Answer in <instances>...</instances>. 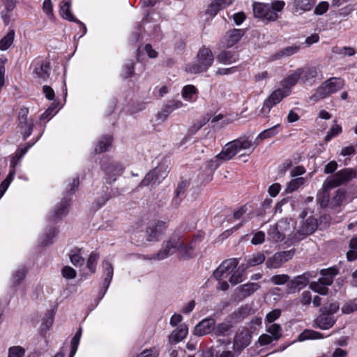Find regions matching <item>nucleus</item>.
Instances as JSON below:
<instances>
[{
  "instance_id": "nucleus-45",
  "label": "nucleus",
  "mask_w": 357,
  "mask_h": 357,
  "mask_svg": "<svg viewBox=\"0 0 357 357\" xmlns=\"http://www.w3.org/2000/svg\"><path fill=\"white\" fill-rule=\"evenodd\" d=\"M331 189L325 190L324 188V184L322 185V192H319L317 195V200L320 203L322 207H325L328 206V204H331V199L328 191Z\"/></svg>"
},
{
  "instance_id": "nucleus-29",
  "label": "nucleus",
  "mask_w": 357,
  "mask_h": 357,
  "mask_svg": "<svg viewBox=\"0 0 357 357\" xmlns=\"http://www.w3.org/2000/svg\"><path fill=\"white\" fill-rule=\"evenodd\" d=\"M303 74V70L301 68L296 70L294 73L289 75L282 82V89H289L291 91V87L294 86L301 79Z\"/></svg>"
},
{
  "instance_id": "nucleus-14",
  "label": "nucleus",
  "mask_w": 357,
  "mask_h": 357,
  "mask_svg": "<svg viewBox=\"0 0 357 357\" xmlns=\"http://www.w3.org/2000/svg\"><path fill=\"white\" fill-rule=\"evenodd\" d=\"M294 254L293 250L275 253L273 257L268 258L266 266L268 268H278L284 262L290 259Z\"/></svg>"
},
{
  "instance_id": "nucleus-11",
  "label": "nucleus",
  "mask_w": 357,
  "mask_h": 357,
  "mask_svg": "<svg viewBox=\"0 0 357 357\" xmlns=\"http://www.w3.org/2000/svg\"><path fill=\"white\" fill-rule=\"evenodd\" d=\"M238 263V259L236 258H231L225 260L214 271V278L217 280L227 279L228 277L231 276L233 270L237 267Z\"/></svg>"
},
{
  "instance_id": "nucleus-39",
  "label": "nucleus",
  "mask_w": 357,
  "mask_h": 357,
  "mask_svg": "<svg viewBox=\"0 0 357 357\" xmlns=\"http://www.w3.org/2000/svg\"><path fill=\"white\" fill-rule=\"evenodd\" d=\"M345 198L346 191L344 189H338L331 199V205L332 207L339 206L344 202Z\"/></svg>"
},
{
  "instance_id": "nucleus-21",
  "label": "nucleus",
  "mask_w": 357,
  "mask_h": 357,
  "mask_svg": "<svg viewBox=\"0 0 357 357\" xmlns=\"http://www.w3.org/2000/svg\"><path fill=\"white\" fill-rule=\"evenodd\" d=\"M215 321L213 319H205L195 327V334L198 336L207 335L213 331L214 333Z\"/></svg>"
},
{
  "instance_id": "nucleus-37",
  "label": "nucleus",
  "mask_w": 357,
  "mask_h": 357,
  "mask_svg": "<svg viewBox=\"0 0 357 357\" xmlns=\"http://www.w3.org/2000/svg\"><path fill=\"white\" fill-rule=\"evenodd\" d=\"M15 38V31L10 29L7 34L0 40V50L4 51L8 50L13 44Z\"/></svg>"
},
{
  "instance_id": "nucleus-38",
  "label": "nucleus",
  "mask_w": 357,
  "mask_h": 357,
  "mask_svg": "<svg viewBox=\"0 0 357 357\" xmlns=\"http://www.w3.org/2000/svg\"><path fill=\"white\" fill-rule=\"evenodd\" d=\"M244 267L242 266V268L241 267H236L233 270L231 276L229 278V281L232 285H236L244 280Z\"/></svg>"
},
{
  "instance_id": "nucleus-32",
  "label": "nucleus",
  "mask_w": 357,
  "mask_h": 357,
  "mask_svg": "<svg viewBox=\"0 0 357 357\" xmlns=\"http://www.w3.org/2000/svg\"><path fill=\"white\" fill-rule=\"evenodd\" d=\"M112 137L109 135L102 137L95 147V152L101 153L108 151L112 146Z\"/></svg>"
},
{
  "instance_id": "nucleus-31",
  "label": "nucleus",
  "mask_w": 357,
  "mask_h": 357,
  "mask_svg": "<svg viewBox=\"0 0 357 357\" xmlns=\"http://www.w3.org/2000/svg\"><path fill=\"white\" fill-rule=\"evenodd\" d=\"M324 337V334L310 329L304 330L298 336V340L303 342L305 340H319Z\"/></svg>"
},
{
  "instance_id": "nucleus-28",
  "label": "nucleus",
  "mask_w": 357,
  "mask_h": 357,
  "mask_svg": "<svg viewBox=\"0 0 357 357\" xmlns=\"http://www.w3.org/2000/svg\"><path fill=\"white\" fill-rule=\"evenodd\" d=\"M280 124H277L260 132L255 140V146H258L263 140L276 135L280 132Z\"/></svg>"
},
{
  "instance_id": "nucleus-7",
  "label": "nucleus",
  "mask_w": 357,
  "mask_h": 357,
  "mask_svg": "<svg viewBox=\"0 0 357 357\" xmlns=\"http://www.w3.org/2000/svg\"><path fill=\"white\" fill-rule=\"evenodd\" d=\"M291 231V226L287 220L282 219L271 225L268 230V238L272 242L279 243L284 240L286 236Z\"/></svg>"
},
{
  "instance_id": "nucleus-44",
  "label": "nucleus",
  "mask_w": 357,
  "mask_h": 357,
  "mask_svg": "<svg viewBox=\"0 0 357 357\" xmlns=\"http://www.w3.org/2000/svg\"><path fill=\"white\" fill-rule=\"evenodd\" d=\"M310 288L321 295H326L328 294V289L326 285L324 284V283L321 282L319 280L317 282H312L310 284Z\"/></svg>"
},
{
  "instance_id": "nucleus-1",
  "label": "nucleus",
  "mask_w": 357,
  "mask_h": 357,
  "mask_svg": "<svg viewBox=\"0 0 357 357\" xmlns=\"http://www.w3.org/2000/svg\"><path fill=\"white\" fill-rule=\"evenodd\" d=\"M202 239L203 236L202 234H198L190 238L178 234H174L169 241L162 243L160 250L157 254L153 255L151 259L162 260L176 252H178L182 259H189L192 257L195 254L196 243L202 241Z\"/></svg>"
},
{
  "instance_id": "nucleus-6",
  "label": "nucleus",
  "mask_w": 357,
  "mask_h": 357,
  "mask_svg": "<svg viewBox=\"0 0 357 357\" xmlns=\"http://www.w3.org/2000/svg\"><path fill=\"white\" fill-rule=\"evenodd\" d=\"M356 176V172L351 168L343 169L335 174L328 176L324 181L325 190L333 189L343 183L350 181Z\"/></svg>"
},
{
  "instance_id": "nucleus-10",
  "label": "nucleus",
  "mask_w": 357,
  "mask_h": 357,
  "mask_svg": "<svg viewBox=\"0 0 357 357\" xmlns=\"http://www.w3.org/2000/svg\"><path fill=\"white\" fill-rule=\"evenodd\" d=\"M29 109L26 107L20 108L18 114L17 128L23 134V139L25 140L31 135L33 128V119L28 117Z\"/></svg>"
},
{
  "instance_id": "nucleus-62",
  "label": "nucleus",
  "mask_w": 357,
  "mask_h": 357,
  "mask_svg": "<svg viewBox=\"0 0 357 357\" xmlns=\"http://www.w3.org/2000/svg\"><path fill=\"white\" fill-rule=\"evenodd\" d=\"M159 355V352L157 349L152 348L149 349H145L137 357H158Z\"/></svg>"
},
{
  "instance_id": "nucleus-49",
  "label": "nucleus",
  "mask_w": 357,
  "mask_h": 357,
  "mask_svg": "<svg viewBox=\"0 0 357 357\" xmlns=\"http://www.w3.org/2000/svg\"><path fill=\"white\" fill-rule=\"evenodd\" d=\"M357 310V301L356 300L347 302L342 307L344 314H350Z\"/></svg>"
},
{
  "instance_id": "nucleus-15",
  "label": "nucleus",
  "mask_w": 357,
  "mask_h": 357,
  "mask_svg": "<svg viewBox=\"0 0 357 357\" xmlns=\"http://www.w3.org/2000/svg\"><path fill=\"white\" fill-rule=\"evenodd\" d=\"M167 228L165 222L158 220L150 225L146 229V236L149 241H158L161 235Z\"/></svg>"
},
{
  "instance_id": "nucleus-18",
  "label": "nucleus",
  "mask_w": 357,
  "mask_h": 357,
  "mask_svg": "<svg viewBox=\"0 0 357 357\" xmlns=\"http://www.w3.org/2000/svg\"><path fill=\"white\" fill-rule=\"evenodd\" d=\"M252 331L246 327L242 328L235 336L234 340V348L241 350L246 347L251 341Z\"/></svg>"
},
{
  "instance_id": "nucleus-8",
  "label": "nucleus",
  "mask_w": 357,
  "mask_h": 357,
  "mask_svg": "<svg viewBox=\"0 0 357 357\" xmlns=\"http://www.w3.org/2000/svg\"><path fill=\"white\" fill-rule=\"evenodd\" d=\"M243 312L244 309L240 308L230 315V319H226L225 321L220 323L217 325L215 324L214 335L215 336L222 337H227L230 335L233 332V320H235V321H238L239 320L243 319L241 315L243 314Z\"/></svg>"
},
{
  "instance_id": "nucleus-64",
  "label": "nucleus",
  "mask_w": 357,
  "mask_h": 357,
  "mask_svg": "<svg viewBox=\"0 0 357 357\" xmlns=\"http://www.w3.org/2000/svg\"><path fill=\"white\" fill-rule=\"evenodd\" d=\"M236 71H237L236 66H233V67L227 68H220L216 70L215 74L217 75H229V74L234 73Z\"/></svg>"
},
{
  "instance_id": "nucleus-12",
  "label": "nucleus",
  "mask_w": 357,
  "mask_h": 357,
  "mask_svg": "<svg viewBox=\"0 0 357 357\" xmlns=\"http://www.w3.org/2000/svg\"><path fill=\"white\" fill-rule=\"evenodd\" d=\"M290 94V90L278 89L272 92V93L264 101L261 112L268 114L273 106L278 104L284 98Z\"/></svg>"
},
{
  "instance_id": "nucleus-34",
  "label": "nucleus",
  "mask_w": 357,
  "mask_h": 357,
  "mask_svg": "<svg viewBox=\"0 0 357 357\" xmlns=\"http://www.w3.org/2000/svg\"><path fill=\"white\" fill-rule=\"evenodd\" d=\"M266 259L265 255L262 252L253 254L246 261L245 264H242L244 268L255 266L262 264Z\"/></svg>"
},
{
  "instance_id": "nucleus-30",
  "label": "nucleus",
  "mask_w": 357,
  "mask_h": 357,
  "mask_svg": "<svg viewBox=\"0 0 357 357\" xmlns=\"http://www.w3.org/2000/svg\"><path fill=\"white\" fill-rule=\"evenodd\" d=\"M104 285L106 289L109 287L113 278L114 268L110 262L107 260L102 261Z\"/></svg>"
},
{
  "instance_id": "nucleus-13",
  "label": "nucleus",
  "mask_w": 357,
  "mask_h": 357,
  "mask_svg": "<svg viewBox=\"0 0 357 357\" xmlns=\"http://www.w3.org/2000/svg\"><path fill=\"white\" fill-rule=\"evenodd\" d=\"M317 220L313 217H309L303 222L297 232L294 234V238L298 241L305 236L313 234L317 228Z\"/></svg>"
},
{
  "instance_id": "nucleus-16",
  "label": "nucleus",
  "mask_w": 357,
  "mask_h": 357,
  "mask_svg": "<svg viewBox=\"0 0 357 357\" xmlns=\"http://www.w3.org/2000/svg\"><path fill=\"white\" fill-rule=\"evenodd\" d=\"M102 169L105 173V178L111 183L116 180L123 172V167L116 162H110L107 165H102Z\"/></svg>"
},
{
  "instance_id": "nucleus-17",
  "label": "nucleus",
  "mask_w": 357,
  "mask_h": 357,
  "mask_svg": "<svg viewBox=\"0 0 357 357\" xmlns=\"http://www.w3.org/2000/svg\"><path fill=\"white\" fill-rule=\"evenodd\" d=\"M260 287L258 283H246L238 286L234 291L235 298L238 301L251 296Z\"/></svg>"
},
{
  "instance_id": "nucleus-55",
  "label": "nucleus",
  "mask_w": 357,
  "mask_h": 357,
  "mask_svg": "<svg viewBox=\"0 0 357 357\" xmlns=\"http://www.w3.org/2000/svg\"><path fill=\"white\" fill-rule=\"evenodd\" d=\"M43 10L50 19L54 18L53 6L51 0H44Z\"/></svg>"
},
{
  "instance_id": "nucleus-50",
  "label": "nucleus",
  "mask_w": 357,
  "mask_h": 357,
  "mask_svg": "<svg viewBox=\"0 0 357 357\" xmlns=\"http://www.w3.org/2000/svg\"><path fill=\"white\" fill-rule=\"evenodd\" d=\"M339 309H340V305H339L338 303L334 302V303H331L325 305L321 308V312H326L328 314L333 316V314L337 312L339 310Z\"/></svg>"
},
{
  "instance_id": "nucleus-22",
  "label": "nucleus",
  "mask_w": 357,
  "mask_h": 357,
  "mask_svg": "<svg viewBox=\"0 0 357 357\" xmlns=\"http://www.w3.org/2000/svg\"><path fill=\"white\" fill-rule=\"evenodd\" d=\"M243 34L244 32L241 29H234L231 30L226 33L222 43H223L224 47H231L241 40Z\"/></svg>"
},
{
  "instance_id": "nucleus-24",
  "label": "nucleus",
  "mask_w": 357,
  "mask_h": 357,
  "mask_svg": "<svg viewBox=\"0 0 357 357\" xmlns=\"http://www.w3.org/2000/svg\"><path fill=\"white\" fill-rule=\"evenodd\" d=\"M239 59L238 53L231 50H224L217 55V61L224 65H230Z\"/></svg>"
},
{
  "instance_id": "nucleus-48",
  "label": "nucleus",
  "mask_w": 357,
  "mask_h": 357,
  "mask_svg": "<svg viewBox=\"0 0 357 357\" xmlns=\"http://www.w3.org/2000/svg\"><path fill=\"white\" fill-rule=\"evenodd\" d=\"M335 53L342 55L351 56L356 54V50L352 47H335V50L333 51Z\"/></svg>"
},
{
  "instance_id": "nucleus-20",
  "label": "nucleus",
  "mask_w": 357,
  "mask_h": 357,
  "mask_svg": "<svg viewBox=\"0 0 357 357\" xmlns=\"http://www.w3.org/2000/svg\"><path fill=\"white\" fill-rule=\"evenodd\" d=\"M335 322L336 319L333 316L321 312L314 319L313 326L321 330H328L332 328Z\"/></svg>"
},
{
  "instance_id": "nucleus-56",
  "label": "nucleus",
  "mask_w": 357,
  "mask_h": 357,
  "mask_svg": "<svg viewBox=\"0 0 357 357\" xmlns=\"http://www.w3.org/2000/svg\"><path fill=\"white\" fill-rule=\"evenodd\" d=\"M329 4L327 1L320 2L314 8L315 15H321L324 14L328 10Z\"/></svg>"
},
{
  "instance_id": "nucleus-59",
  "label": "nucleus",
  "mask_w": 357,
  "mask_h": 357,
  "mask_svg": "<svg viewBox=\"0 0 357 357\" xmlns=\"http://www.w3.org/2000/svg\"><path fill=\"white\" fill-rule=\"evenodd\" d=\"M62 275L67 279H73L76 277V271L70 266H64L62 269Z\"/></svg>"
},
{
  "instance_id": "nucleus-40",
  "label": "nucleus",
  "mask_w": 357,
  "mask_h": 357,
  "mask_svg": "<svg viewBox=\"0 0 357 357\" xmlns=\"http://www.w3.org/2000/svg\"><path fill=\"white\" fill-rule=\"evenodd\" d=\"M302 70H303V74L301 76V80L303 83L314 79L318 75V69L316 67H309Z\"/></svg>"
},
{
  "instance_id": "nucleus-27",
  "label": "nucleus",
  "mask_w": 357,
  "mask_h": 357,
  "mask_svg": "<svg viewBox=\"0 0 357 357\" xmlns=\"http://www.w3.org/2000/svg\"><path fill=\"white\" fill-rule=\"evenodd\" d=\"M320 274L321 278L319 280L328 287L333 283L335 276L338 274V271L335 267H331L327 269L321 270Z\"/></svg>"
},
{
  "instance_id": "nucleus-60",
  "label": "nucleus",
  "mask_w": 357,
  "mask_h": 357,
  "mask_svg": "<svg viewBox=\"0 0 357 357\" xmlns=\"http://www.w3.org/2000/svg\"><path fill=\"white\" fill-rule=\"evenodd\" d=\"M134 73V63L132 61H129L124 66V70L122 74V76L124 78H128L131 77Z\"/></svg>"
},
{
  "instance_id": "nucleus-46",
  "label": "nucleus",
  "mask_w": 357,
  "mask_h": 357,
  "mask_svg": "<svg viewBox=\"0 0 357 357\" xmlns=\"http://www.w3.org/2000/svg\"><path fill=\"white\" fill-rule=\"evenodd\" d=\"M99 254L97 252H91L88 258L86 266L90 271L93 273L96 270L97 261L99 259Z\"/></svg>"
},
{
  "instance_id": "nucleus-3",
  "label": "nucleus",
  "mask_w": 357,
  "mask_h": 357,
  "mask_svg": "<svg viewBox=\"0 0 357 357\" xmlns=\"http://www.w3.org/2000/svg\"><path fill=\"white\" fill-rule=\"evenodd\" d=\"M255 147V141L252 142L248 137L239 138L227 143L219 153V156L227 161L231 159L241 150L252 149L250 152H252Z\"/></svg>"
},
{
  "instance_id": "nucleus-54",
  "label": "nucleus",
  "mask_w": 357,
  "mask_h": 357,
  "mask_svg": "<svg viewBox=\"0 0 357 357\" xmlns=\"http://www.w3.org/2000/svg\"><path fill=\"white\" fill-rule=\"evenodd\" d=\"M25 351L22 347H12L8 349V357H22Z\"/></svg>"
},
{
  "instance_id": "nucleus-51",
  "label": "nucleus",
  "mask_w": 357,
  "mask_h": 357,
  "mask_svg": "<svg viewBox=\"0 0 357 357\" xmlns=\"http://www.w3.org/2000/svg\"><path fill=\"white\" fill-rule=\"evenodd\" d=\"M289 276L286 274L275 275L271 278V282L275 285L284 284L288 282Z\"/></svg>"
},
{
  "instance_id": "nucleus-26",
  "label": "nucleus",
  "mask_w": 357,
  "mask_h": 357,
  "mask_svg": "<svg viewBox=\"0 0 357 357\" xmlns=\"http://www.w3.org/2000/svg\"><path fill=\"white\" fill-rule=\"evenodd\" d=\"M188 333V326L185 324H182L169 335V342L171 344H176L185 338Z\"/></svg>"
},
{
  "instance_id": "nucleus-47",
  "label": "nucleus",
  "mask_w": 357,
  "mask_h": 357,
  "mask_svg": "<svg viewBox=\"0 0 357 357\" xmlns=\"http://www.w3.org/2000/svg\"><path fill=\"white\" fill-rule=\"evenodd\" d=\"M26 273V271L24 268H20L17 269L12 278V283L13 285H18L25 278Z\"/></svg>"
},
{
  "instance_id": "nucleus-2",
  "label": "nucleus",
  "mask_w": 357,
  "mask_h": 357,
  "mask_svg": "<svg viewBox=\"0 0 357 357\" xmlns=\"http://www.w3.org/2000/svg\"><path fill=\"white\" fill-rule=\"evenodd\" d=\"M284 6L283 1H275L271 3L255 2L252 4L253 13L255 17L273 22L278 19V12L282 10Z\"/></svg>"
},
{
  "instance_id": "nucleus-58",
  "label": "nucleus",
  "mask_w": 357,
  "mask_h": 357,
  "mask_svg": "<svg viewBox=\"0 0 357 357\" xmlns=\"http://www.w3.org/2000/svg\"><path fill=\"white\" fill-rule=\"evenodd\" d=\"M219 6H218V4L216 3L215 0H213L208 6L206 13L209 15L211 17H214L217 15V13L220 10Z\"/></svg>"
},
{
  "instance_id": "nucleus-25",
  "label": "nucleus",
  "mask_w": 357,
  "mask_h": 357,
  "mask_svg": "<svg viewBox=\"0 0 357 357\" xmlns=\"http://www.w3.org/2000/svg\"><path fill=\"white\" fill-rule=\"evenodd\" d=\"M69 205V199L63 198L57 205L53 213L50 215V219L52 222H55L61 219L63 215L68 213V206Z\"/></svg>"
},
{
  "instance_id": "nucleus-9",
  "label": "nucleus",
  "mask_w": 357,
  "mask_h": 357,
  "mask_svg": "<svg viewBox=\"0 0 357 357\" xmlns=\"http://www.w3.org/2000/svg\"><path fill=\"white\" fill-rule=\"evenodd\" d=\"M168 172V165L166 162H162L146 175L140 185L146 186L152 183H160L167 176Z\"/></svg>"
},
{
  "instance_id": "nucleus-57",
  "label": "nucleus",
  "mask_w": 357,
  "mask_h": 357,
  "mask_svg": "<svg viewBox=\"0 0 357 357\" xmlns=\"http://www.w3.org/2000/svg\"><path fill=\"white\" fill-rule=\"evenodd\" d=\"M70 259L71 263L75 266H80L84 263V259L77 252L71 254Z\"/></svg>"
},
{
  "instance_id": "nucleus-41",
  "label": "nucleus",
  "mask_w": 357,
  "mask_h": 357,
  "mask_svg": "<svg viewBox=\"0 0 357 357\" xmlns=\"http://www.w3.org/2000/svg\"><path fill=\"white\" fill-rule=\"evenodd\" d=\"M299 50V47L297 46H289L284 47L280 50L274 55L275 59H279L282 57L291 56L295 53H296Z\"/></svg>"
},
{
  "instance_id": "nucleus-63",
  "label": "nucleus",
  "mask_w": 357,
  "mask_h": 357,
  "mask_svg": "<svg viewBox=\"0 0 357 357\" xmlns=\"http://www.w3.org/2000/svg\"><path fill=\"white\" fill-rule=\"evenodd\" d=\"M264 240H265L264 232L258 231L254 235V236L251 241V243L253 245H259V244H261L264 241Z\"/></svg>"
},
{
  "instance_id": "nucleus-43",
  "label": "nucleus",
  "mask_w": 357,
  "mask_h": 357,
  "mask_svg": "<svg viewBox=\"0 0 357 357\" xmlns=\"http://www.w3.org/2000/svg\"><path fill=\"white\" fill-rule=\"evenodd\" d=\"M306 181V179L303 177H298L294 179H292L287 185V192H292L297 189H298L301 186L303 185Z\"/></svg>"
},
{
  "instance_id": "nucleus-5",
  "label": "nucleus",
  "mask_w": 357,
  "mask_h": 357,
  "mask_svg": "<svg viewBox=\"0 0 357 357\" xmlns=\"http://www.w3.org/2000/svg\"><path fill=\"white\" fill-rule=\"evenodd\" d=\"M343 86L344 81L342 79L335 77H331L317 89L315 93L310 98L313 101L317 102L341 90Z\"/></svg>"
},
{
  "instance_id": "nucleus-4",
  "label": "nucleus",
  "mask_w": 357,
  "mask_h": 357,
  "mask_svg": "<svg viewBox=\"0 0 357 357\" xmlns=\"http://www.w3.org/2000/svg\"><path fill=\"white\" fill-rule=\"evenodd\" d=\"M213 54L210 48L203 46L197 52V60L186 67V71L191 73L206 72L213 64Z\"/></svg>"
},
{
  "instance_id": "nucleus-36",
  "label": "nucleus",
  "mask_w": 357,
  "mask_h": 357,
  "mask_svg": "<svg viewBox=\"0 0 357 357\" xmlns=\"http://www.w3.org/2000/svg\"><path fill=\"white\" fill-rule=\"evenodd\" d=\"M70 3L68 1H64L62 3L60 8V13L61 16L70 22H77L78 24H81V22L78 20H77L72 13L70 12Z\"/></svg>"
},
{
  "instance_id": "nucleus-53",
  "label": "nucleus",
  "mask_w": 357,
  "mask_h": 357,
  "mask_svg": "<svg viewBox=\"0 0 357 357\" xmlns=\"http://www.w3.org/2000/svg\"><path fill=\"white\" fill-rule=\"evenodd\" d=\"M281 315V310L280 309H275L269 312L265 319V321L268 324H273Z\"/></svg>"
},
{
  "instance_id": "nucleus-35",
  "label": "nucleus",
  "mask_w": 357,
  "mask_h": 357,
  "mask_svg": "<svg viewBox=\"0 0 357 357\" xmlns=\"http://www.w3.org/2000/svg\"><path fill=\"white\" fill-rule=\"evenodd\" d=\"M314 4V0H294V13L299 10L305 12L310 10Z\"/></svg>"
},
{
  "instance_id": "nucleus-42",
  "label": "nucleus",
  "mask_w": 357,
  "mask_h": 357,
  "mask_svg": "<svg viewBox=\"0 0 357 357\" xmlns=\"http://www.w3.org/2000/svg\"><path fill=\"white\" fill-rule=\"evenodd\" d=\"M266 331L271 335L274 340H278L282 336V328L278 324H266Z\"/></svg>"
},
{
  "instance_id": "nucleus-61",
  "label": "nucleus",
  "mask_w": 357,
  "mask_h": 357,
  "mask_svg": "<svg viewBox=\"0 0 357 357\" xmlns=\"http://www.w3.org/2000/svg\"><path fill=\"white\" fill-rule=\"evenodd\" d=\"M56 233L55 229H50L45 235L43 239L41 241V243L45 245L52 243L53 238L56 236Z\"/></svg>"
},
{
  "instance_id": "nucleus-23",
  "label": "nucleus",
  "mask_w": 357,
  "mask_h": 357,
  "mask_svg": "<svg viewBox=\"0 0 357 357\" xmlns=\"http://www.w3.org/2000/svg\"><path fill=\"white\" fill-rule=\"evenodd\" d=\"M310 273H305L296 277L289 284L288 287L291 292H295L305 287L309 282Z\"/></svg>"
},
{
  "instance_id": "nucleus-33",
  "label": "nucleus",
  "mask_w": 357,
  "mask_h": 357,
  "mask_svg": "<svg viewBox=\"0 0 357 357\" xmlns=\"http://www.w3.org/2000/svg\"><path fill=\"white\" fill-rule=\"evenodd\" d=\"M198 90L191 84L185 86L182 89V97L187 101L195 102L197 99Z\"/></svg>"
},
{
  "instance_id": "nucleus-19",
  "label": "nucleus",
  "mask_w": 357,
  "mask_h": 357,
  "mask_svg": "<svg viewBox=\"0 0 357 357\" xmlns=\"http://www.w3.org/2000/svg\"><path fill=\"white\" fill-rule=\"evenodd\" d=\"M33 74L36 78L47 80L50 75V63L47 61H38L33 64Z\"/></svg>"
},
{
  "instance_id": "nucleus-52",
  "label": "nucleus",
  "mask_w": 357,
  "mask_h": 357,
  "mask_svg": "<svg viewBox=\"0 0 357 357\" xmlns=\"http://www.w3.org/2000/svg\"><path fill=\"white\" fill-rule=\"evenodd\" d=\"M342 132V127L337 124H335L332 126V128L330 129L328 132L325 137V140L326 142L330 141L333 137L338 135L340 133Z\"/></svg>"
}]
</instances>
